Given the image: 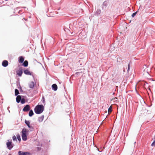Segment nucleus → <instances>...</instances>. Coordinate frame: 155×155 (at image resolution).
<instances>
[{
    "label": "nucleus",
    "instance_id": "obj_1",
    "mask_svg": "<svg viewBox=\"0 0 155 155\" xmlns=\"http://www.w3.org/2000/svg\"><path fill=\"white\" fill-rule=\"evenodd\" d=\"M35 112L38 114H40L44 110V106L42 105H37L35 108Z\"/></svg>",
    "mask_w": 155,
    "mask_h": 155
},
{
    "label": "nucleus",
    "instance_id": "obj_2",
    "mask_svg": "<svg viewBox=\"0 0 155 155\" xmlns=\"http://www.w3.org/2000/svg\"><path fill=\"white\" fill-rule=\"evenodd\" d=\"M21 136L22 139L24 141H26L27 140V137L26 135L27 130L25 128H23L21 131Z\"/></svg>",
    "mask_w": 155,
    "mask_h": 155
},
{
    "label": "nucleus",
    "instance_id": "obj_3",
    "mask_svg": "<svg viewBox=\"0 0 155 155\" xmlns=\"http://www.w3.org/2000/svg\"><path fill=\"white\" fill-rule=\"evenodd\" d=\"M6 145L8 149L11 150L14 146L12 143V140H8L6 143Z\"/></svg>",
    "mask_w": 155,
    "mask_h": 155
},
{
    "label": "nucleus",
    "instance_id": "obj_4",
    "mask_svg": "<svg viewBox=\"0 0 155 155\" xmlns=\"http://www.w3.org/2000/svg\"><path fill=\"white\" fill-rule=\"evenodd\" d=\"M16 73L17 75L19 77L21 76L23 73V71L21 68H20L19 70L16 71Z\"/></svg>",
    "mask_w": 155,
    "mask_h": 155
},
{
    "label": "nucleus",
    "instance_id": "obj_5",
    "mask_svg": "<svg viewBox=\"0 0 155 155\" xmlns=\"http://www.w3.org/2000/svg\"><path fill=\"white\" fill-rule=\"evenodd\" d=\"M30 110V106L29 105H26L23 108V111L26 112L29 111Z\"/></svg>",
    "mask_w": 155,
    "mask_h": 155
},
{
    "label": "nucleus",
    "instance_id": "obj_6",
    "mask_svg": "<svg viewBox=\"0 0 155 155\" xmlns=\"http://www.w3.org/2000/svg\"><path fill=\"white\" fill-rule=\"evenodd\" d=\"M24 72L25 74L27 75H31V73L30 71L28 69H26L24 70Z\"/></svg>",
    "mask_w": 155,
    "mask_h": 155
},
{
    "label": "nucleus",
    "instance_id": "obj_7",
    "mask_svg": "<svg viewBox=\"0 0 155 155\" xmlns=\"http://www.w3.org/2000/svg\"><path fill=\"white\" fill-rule=\"evenodd\" d=\"M35 84L33 81L30 82L28 84V85L30 88L33 89L34 87Z\"/></svg>",
    "mask_w": 155,
    "mask_h": 155
},
{
    "label": "nucleus",
    "instance_id": "obj_8",
    "mask_svg": "<svg viewBox=\"0 0 155 155\" xmlns=\"http://www.w3.org/2000/svg\"><path fill=\"white\" fill-rule=\"evenodd\" d=\"M2 64L3 66L6 67L8 65V62L6 60H4L3 61Z\"/></svg>",
    "mask_w": 155,
    "mask_h": 155
},
{
    "label": "nucleus",
    "instance_id": "obj_9",
    "mask_svg": "<svg viewBox=\"0 0 155 155\" xmlns=\"http://www.w3.org/2000/svg\"><path fill=\"white\" fill-rule=\"evenodd\" d=\"M24 60V58L22 56H20L19 58L18 62L20 63L23 62Z\"/></svg>",
    "mask_w": 155,
    "mask_h": 155
},
{
    "label": "nucleus",
    "instance_id": "obj_10",
    "mask_svg": "<svg viewBox=\"0 0 155 155\" xmlns=\"http://www.w3.org/2000/svg\"><path fill=\"white\" fill-rule=\"evenodd\" d=\"M52 88L54 91H56L57 90L58 86L56 84H54L52 86Z\"/></svg>",
    "mask_w": 155,
    "mask_h": 155
},
{
    "label": "nucleus",
    "instance_id": "obj_11",
    "mask_svg": "<svg viewBox=\"0 0 155 155\" xmlns=\"http://www.w3.org/2000/svg\"><path fill=\"white\" fill-rule=\"evenodd\" d=\"M21 97L20 95L18 96L16 98V101L17 103H18L20 102L21 99Z\"/></svg>",
    "mask_w": 155,
    "mask_h": 155
},
{
    "label": "nucleus",
    "instance_id": "obj_12",
    "mask_svg": "<svg viewBox=\"0 0 155 155\" xmlns=\"http://www.w3.org/2000/svg\"><path fill=\"white\" fill-rule=\"evenodd\" d=\"M28 61L25 60L24 62L23 63L22 65L23 66L25 67H27L28 66Z\"/></svg>",
    "mask_w": 155,
    "mask_h": 155
},
{
    "label": "nucleus",
    "instance_id": "obj_13",
    "mask_svg": "<svg viewBox=\"0 0 155 155\" xmlns=\"http://www.w3.org/2000/svg\"><path fill=\"white\" fill-rule=\"evenodd\" d=\"M25 123L26 124V125L28 126L29 128H30V122L28 120H25Z\"/></svg>",
    "mask_w": 155,
    "mask_h": 155
},
{
    "label": "nucleus",
    "instance_id": "obj_14",
    "mask_svg": "<svg viewBox=\"0 0 155 155\" xmlns=\"http://www.w3.org/2000/svg\"><path fill=\"white\" fill-rule=\"evenodd\" d=\"M34 114L33 111L31 110L29 112V116L30 117L32 116Z\"/></svg>",
    "mask_w": 155,
    "mask_h": 155
},
{
    "label": "nucleus",
    "instance_id": "obj_15",
    "mask_svg": "<svg viewBox=\"0 0 155 155\" xmlns=\"http://www.w3.org/2000/svg\"><path fill=\"white\" fill-rule=\"evenodd\" d=\"M19 94L18 90L17 89H15V95H17Z\"/></svg>",
    "mask_w": 155,
    "mask_h": 155
},
{
    "label": "nucleus",
    "instance_id": "obj_16",
    "mask_svg": "<svg viewBox=\"0 0 155 155\" xmlns=\"http://www.w3.org/2000/svg\"><path fill=\"white\" fill-rule=\"evenodd\" d=\"M22 155H30V153L28 152L21 153Z\"/></svg>",
    "mask_w": 155,
    "mask_h": 155
},
{
    "label": "nucleus",
    "instance_id": "obj_17",
    "mask_svg": "<svg viewBox=\"0 0 155 155\" xmlns=\"http://www.w3.org/2000/svg\"><path fill=\"white\" fill-rule=\"evenodd\" d=\"M16 137L19 142L20 141L21 139L20 135L19 134H17L16 135Z\"/></svg>",
    "mask_w": 155,
    "mask_h": 155
},
{
    "label": "nucleus",
    "instance_id": "obj_18",
    "mask_svg": "<svg viewBox=\"0 0 155 155\" xmlns=\"http://www.w3.org/2000/svg\"><path fill=\"white\" fill-rule=\"evenodd\" d=\"M147 67L146 66H145V67H143V68H144L143 71L144 72H146L147 73H148L147 72Z\"/></svg>",
    "mask_w": 155,
    "mask_h": 155
},
{
    "label": "nucleus",
    "instance_id": "obj_19",
    "mask_svg": "<svg viewBox=\"0 0 155 155\" xmlns=\"http://www.w3.org/2000/svg\"><path fill=\"white\" fill-rule=\"evenodd\" d=\"M152 140H153V141L151 144V146H154L155 145V139H154V138H153Z\"/></svg>",
    "mask_w": 155,
    "mask_h": 155
},
{
    "label": "nucleus",
    "instance_id": "obj_20",
    "mask_svg": "<svg viewBox=\"0 0 155 155\" xmlns=\"http://www.w3.org/2000/svg\"><path fill=\"white\" fill-rule=\"evenodd\" d=\"M20 101L22 104H23L25 102V100L24 98L21 99Z\"/></svg>",
    "mask_w": 155,
    "mask_h": 155
},
{
    "label": "nucleus",
    "instance_id": "obj_21",
    "mask_svg": "<svg viewBox=\"0 0 155 155\" xmlns=\"http://www.w3.org/2000/svg\"><path fill=\"white\" fill-rule=\"evenodd\" d=\"M12 139H13V141H17V137L15 136H13V137H12Z\"/></svg>",
    "mask_w": 155,
    "mask_h": 155
},
{
    "label": "nucleus",
    "instance_id": "obj_22",
    "mask_svg": "<svg viewBox=\"0 0 155 155\" xmlns=\"http://www.w3.org/2000/svg\"><path fill=\"white\" fill-rule=\"evenodd\" d=\"M112 111V107H111V106H110L109 107V108H108V113H110Z\"/></svg>",
    "mask_w": 155,
    "mask_h": 155
},
{
    "label": "nucleus",
    "instance_id": "obj_23",
    "mask_svg": "<svg viewBox=\"0 0 155 155\" xmlns=\"http://www.w3.org/2000/svg\"><path fill=\"white\" fill-rule=\"evenodd\" d=\"M43 120V118L42 117H39L38 118V121L39 122L42 121Z\"/></svg>",
    "mask_w": 155,
    "mask_h": 155
},
{
    "label": "nucleus",
    "instance_id": "obj_24",
    "mask_svg": "<svg viewBox=\"0 0 155 155\" xmlns=\"http://www.w3.org/2000/svg\"><path fill=\"white\" fill-rule=\"evenodd\" d=\"M117 97H114L111 100V101H117Z\"/></svg>",
    "mask_w": 155,
    "mask_h": 155
},
{
    "label": "nucleus",
    "instance_id": "obj_25",
    "mask_svg": "<svg viewBox=\"0 0 155 155\" xmlns=\"http://www.w3.org/2000/svg\"><path fill=\"white\" fill-rule=\"evenodd\" d=\"M137 12H136L133 13L132 15V16L133 17H134V16H135L136 15V14Z\"/></svg>",
    "mask_w": 155,
    "mask_h": 155
},
{
    "label": "nucleus",
    "instance_id": "obj_26",
    "mask_svg": "<svg viewBox=\"0 0 155 155\" xmlns=\"http://www.w3.org/2000/svg\"><path fill=\"white\" fill-rule=\"evenodd\" d=\"M130 69V64H129L128 65V71Z\"/></svg>",
    "mask_w": 155,
    "mask_h": 155
},
{
    "label": "nucleus",
    "instance_id": "obj_27",
    "mask_svg": "<svg viewBox=\"0 0 155 155\" xmlns=\"http://www.w3.org/2000/svg\"><path fill=\"white\" fill-rule=\"evenodd\" d=\"M8 155H11V154H9Z\"/></svg>",
    "mask_w": 155,
    "mask_h": 155
}]
</instances>
